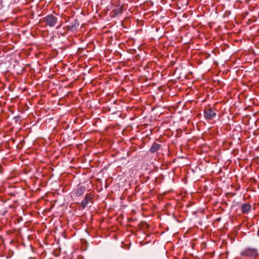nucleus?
I'll use <instances>...</instances> for the list:
<instances>
[{
    "label": "nucleus",
    "mask_w": 259,
    "mask_h": 259,
    "mask_svg": "<svg viewBox=\"0 0 259 259\" xmlns=\"http://www.w3.org/2000/svg\"><path fill=\"white\" fill-rule=\"evenodd\" d=\"M243 257L254 258L258 255L257 249L255 248L247 247L240 252Z\"/></svg>",
    "instance_id": "f257e3e1"
},
{
    "label": "nucleus",
    "mask_w": 259,
    "mask_h": 259,
    "mask_svg": "<svg viewBox=\"0 0 259 259\" xmlns=\"http://www.w3.org/2000/svg\"><path fill=\"white\" fill-rule=\"evenodd\" d=\"M57 18L55 16L50 14L44 18V21L47 26L53 27L55 26L57 22Z\"/></svg>",
    "instance_id": "f03ea898"
},
{
    "label": "nucleus",
    "mask_w": 259,
    "mask_h": 259,
    "mask_svg": "<svg viewBox=\"0 0 259 259\" xmlns=\"http://www.w3.org/2000/svg\"><path fill=\"white\" fill-rule=\"evenodd\" d=\"M216 115L215 110L211 108H206L204 110V116L206 119L211 120L215 117Z\"/></svg>",
    "instance_id": "7ed1b4c3"
},
{
    "label": "nucleus",
    "mask_w": 259,
    "mask_h": 259,
    "mask_svg": "<svg viewBox=\"0 0 259 259\" xmlns=\"http://www.w3.org/2000/svg\"><path fill=\"white\" fill-rule=\"evenodd\" d=\"M93 197L91 194H87L81 202V206L84 209L89 204V202L91 201Z\"/></svg>",
    "instance_id": "20e7f679"
},
{
    "label": "nucleus",
    "mask_w": 259,
    "mask_h": 259,
    "mask_svg": "<svg viewBox=\"0 0 259 259\" xmlns=\"http://www.w3.org/2000/svg\"><path fill=\"white\" fill-rule=\"evenodd\" d=\"M85 191V187L83 186H78L75 190V194L76 196L79 197L83 194Z\"/></svg>",
    "instance_id": "39448f33"
},
{
    "label": "nucleus",
    "mask_w": 259,
    "mask_h": 259,
    "mask_svg": "<svg viewBox=\"0 0 259 259\" xmlns=\"http://www.w3.org/2000/svg\"><path fill=\"white\" fill-rule=\"evenodd\" d=\"M79 23L77 20H74L68 25L67 28L71 31H74L76 29L77 27L79 26Z\"/></svg>",
    "instance_id": "423d86ee"
},
{
    "label": "nucleus",
    "mask_w": 259,
    "mask_h": 259,
    "mask_svg": "<svg viewBox=\"0 0 259 259\" xmlns=\"http://www.w3.org/2000/svg\"><path fill=\"white\" fill-rule=\"evenodd\" d=\"M251 206L249 203H243L241 207V211L244 213H248L251 210Z\"/></svg>",
    "instance_id": "0eeeda50"
},
{
    "label": "nucleus",
    "mask_w": 259,
    "mask_h": 259,
    "mask_svg": "<svg viewBox=\"0 0 259 259\" xmlns=\"http://www.w3.org/2000/svg\"><path fill=\"white\" fill-rule=\"evenodd\" d=\"M161 147V145L160 144L154 142L150 147V151L153 153L156 152L160 149Z\"/></svg>",
    "instance_id": "6e6552de"
},
{
    "label": "nucleus",
    "mask_w": 259,
    "mask_h": 259,
    "mask_svg": "<svg viewBox=\"0 0 259 259\" xmlns=\"http://www.w3.org/2000/svg\"><path fill=\"white\" fill-rule=\"evenodd\" d=\"M123 6H119L115 8L112 10V13L114 16H116L118 15L121 14L123 13Z\"/></svg>",
    "instance_id": "1a4fd4ad"
}]
</instances>
